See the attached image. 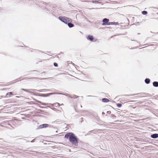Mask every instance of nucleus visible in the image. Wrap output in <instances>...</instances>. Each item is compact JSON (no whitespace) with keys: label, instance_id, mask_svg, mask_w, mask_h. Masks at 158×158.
<instances>
[{"label":"nucleus","instance_id":"f257e3e1","mask_svg":"<svg viewBox=\"0 0 158 158\" xmlns=\"http://www.w3.org/2000/svg\"><path fill=\"white\" fill-rule=\"evenodd\" d=\"M64 137L65 138H69L70 142L73 145H74L75 146H78V139L73 133H67L65 134Z\"/></svg>","mask_w":158,"mask_h":158},{"label":"nucleus","instance_id":"f03ea898","mask_svg":"<svg viewBox=\"0 0 158 158\" xmlns=\"http://www.w3.org/2000/svg\"><path fill=\"white\" fill-rule=\"evenodd\" d=\"M58 19L61 22L67 24L69 28L74 26V25L72 23V19L68 17L65 16H59L58 17Z\"/></svg>","mask_w":158,"mask_h":158},{"label":"nucleus","instance_id":"7ed1b4c3","mask_svg":"<svg viewBox=\"0 0 158 158\" xmlns=\"http://www.w3.org/2000/svg\"><path fill=\"white\" fill-rule=\"evenodd\" d=\"M109 20L108 19L104 18L102 20L103 23L102 25H109Z\"/></svg>","mask_w":158,"mask_h":158},{"label":"nucleus","instance_id":"20e7f679","mask_svg":"<svg viewBox=\"0 0 158 158\" xmlns=\"http://www.w3.org/2000/svg\"><path fill=\"white\" fill-rule=\"evenodd\" d=\"M48 124H44L42 125H40L38 127L37 129H42L44 128H46L48 127Z\"/></svg>","mask_w":158,"mask_h":158},{"label":"nucleus","instance_id":"39448f33","mask_svg":"<svg viewBox=\"0 0 158 158\" xmlns=\"http://www.w3.org/2000/svg\"><path fill=\"white\" fill-rule=\"evenodd\" d=\"M87 39L88 40L90 41H93L94 39V38L92 36L89 35L87 37Z\"/></svg>","mask_w":158,"mask_h":158},{"label":"nucleus","instance_id":"423d86ee","mask_svg":"<svg viewBox=\"0 0 158 158\" xmlns=\"http://www.w3.org/2000/svg\"><path fill=\"white\" fill-rule=\"evenodd\" d=\"M151 137L153 139H156L158 137V134L157 133L153 134L151 135Z\"/></svg>","mask_w":158,"mask_h":158},{"label":"nucleus","instance_id":"0eeeda50","mask_svg":"<svg viewBox=\"0 0 158 158\" xmlns=\"http://www.w3.org/2000/svg\"><path fill=\"white\" fill-rule=\"evenodd\" d=\"M54 94H62L61 93H48V94H45L46 95V97H48L50 95H52Z\"/></svg>","mask_w":158,"mask_h":158},{"label":"nucleus","instance_id":"6e6552de","mask_svg":"<svg viewBox=\"0 0 158 158\" xmlns=\"http://www.w3.org/2000/svg\"><path fill=\"white\" fill-rule=\"evenodd\" d=\"M109 101V100L106 98H103L102 99V101L104 102H107Z\"/></svg>","mask_w":158,"mask_h":158},{"label":"nucleus","instance_id":"1a4fd4ad","mask_svg":"<svg viewBox=\"0 0 158 158\" xmlns=\"http://www.w3.org/2000/svg\"><path fill=\"white\" fill-rule=\"evenodd\" d=\"M153 85L154 87H158V82L155 81L153 82Z\"/></svg>","mask_w":158,"mask_h":158},{"label":"nucleus","instance_id":"9d476101","mask_svg":"<svg viewBox=\"0 0 158 158\" xmlns=\"http://www.w3.org/2000/svg\"><path fill=\"white\" fill-rule=\"evenodd\" d=\"M101 0H94V1H93V3H99V4H103V3H102V2H101Z\"/></svg>","mask_w":158,"mask_h":158},{"label":"nucleus","instance_id":"9b49d317","mask_svg":"<svg viewBox=\"0 0 158 158\" xmlns=\"http://www.w3.org/2000/svg\"><path fill=\"white\" fill-rule=\"evenodd\" d=\"M150 81V80L149 78H147L145 80V82L147 84H149Z\"/></svg>","mask_w":158,"mask_h":158},{"label":"nucleus","instance_id":"f8f14e48","mask_svg":"<svg viewBox=\"0 0 158 158\" xmlns=\"http://www.w3.org/2000/svg\"><path fill=\"white\" fill-rule=\"evenodd\" d=\"M118 23H116V22H109V25H117L118 24Z\"/></svg>","mask_w":158,"mask_h":158},{"label":"nucleus","instance_id":"ddd939ff","mask_svg":"<svg viewBox=\"0 0 158 158\" xmlns=\"http://www.w3.org/2000/svg\"><path fill=\"white\" fill-rule=\"evenodd\" d=\"M38 102L39 103H40L41 104L43 105H47L46 103H44V102H41V101H38Z\"/></svg>","mask_w":158,"mask_h":158},{"label":"nucleus","instance_id":"4468645a","mask_svg":"<svg viewBox=\"0 0 158 158\" xmlns=\"http://www.w3.org/2000/svg\"><path fill=\"white\" fill-rule=\"evenodd\" d=\"M12 95V92H10L7 93L6 94V96L9 95V96H11Z\"/></svg>","mask_w":158,"mask_h":158},{"label":"nucleus","instance_id":"2eb2a0df","mask_svg":"<svg viewBox=\"0 0 158 158\" xmlns=\"http://www.w3.org/2000/svg\"><path fill=\"white\" fill-rule=\"evenodd\" d=\"M142 14L143 15H146L148 14V12L146 11H143L142 12Z\"/></svg>","mask_w":158,"mask_h":158},{"label":"nucleus","instance_id":"dca6fc26","mask_svg":"<svg viewBox=\"0 0 158 158\" xmlns=\"http://www.w3.org/2000/svg\"><path fill=\"white\" fill-rule=\"evenodd\" d=\"M78 96H77L75 95H74L73 96H69V97L71 98H77Z\"/></svg>","mask_w":158,"mask_h":158},{"label":"nucleus","instance_id":"f3484780","mask_svg":"<svg viewBox=\"0 0 158 158\" xmlns=\"http://www.w3.org/2000/svg\"><path fill=\"white\" fill-rule=\"evenodd\" d=\"M21 90H22L24 91L25 92H29V93L30 92L28 89H22Z\"/></svg>","mask_w":158,"mask_h":158},{"label":"nucleus","instance_id":"a211bd4d","mask_svg":"<svg viewBox=\"0 0 158 158\" xmlns=\"http://www.w3.org/2000/svg\"><path fill=\"white\" fill-rule=\"evenodd\" d=\"M122 104L120 103H118L117 104V106L118 108L122 106Z\"/></svg>","mask_w":158,"mask_h":158},{"label":"nucleus","instance_id":"6ab92c4d","mask_svg":"<svg viewBox=\"0 0 158 158\" xmlns=\"http://www.w3.org/2000/svg\"><path fill=\"white\" fill-rule=\"evenodd\" d=\"M47 89H41L40 90H37L38 91L40 92H42L43 91H46L45 90H46Z\"/></svg>","mask_w":158,"mask_h":158},{"label":"nucleus","instance_id":"aec40b11","mask_svg":"<svg viewBox=\"0 0 158 158\" xmlns=\"http://www.w3.org/2000/svg\"><path fill=\"white\" fill-rule=\"evenodd\" d=\"M54 66L55 67H57L58 66V64L56 62H54L53 63Z\"/></svg>","mask_w":158,"mask_h":158},{"label":"nucleus","instance_id":"412c9836","mask_svg":"<svg viewBox=\"0 0 158 158\" xmlns=\"http://www.w3.org/2000/svg\"><path fill=\"white\" fill-rule=\"evenodd\" d=\"M46 95L45 94H42L40 96L43 97H46Z\"/></svg>","mask_w":158,"mask_h":158},{"label":"nucleus","instance_id":"4be33fe9","mask_svg":"<svg viewBox=\"0 0 158 158\" xmlns=\"http://www.w3.org/2000/svg\"><path fill=\"white\" fill-rule=\"evenodd\" d=\"M35 71L36 72V74H39V73H40V71Z\"/></svg>","mask_w":158,"mask_h":158},{"label":"nucleus","instance_id":"5701e85b","mask_svg":"<svg viewBox=\"0 0 158 158\" xmlns=\"http://www.w3.org/2000/svg\"><path fill=\"white\" fill-rule=\"evenodd\" d=\"M54 104L55 105H57V106H60V104L58 103H54Z\"/></svg>","mask_w":158,"mask_h":158},{"label":"nucleus","instance_id":"b1692460","mask_svg":"<svg viewBox=\"0 0 158 158\" xmlns=\"http://www.w3.org/2000/svg\"><path fill=\"white\" fill-rule=\"evenodd\" d=\"M107 113L108 114H110L111 113V111H107Z\"/></svg>","mask_w":158,"mask_h":158},{"label":"nucleus","instance_id":"393cba45","mask_svg":"<svg viewBox=\"0 0 158 158\" xmlns=\"http://www.w3.org/2000/svg\"><path fill=\"white\" fill-rule=\"evenodd\" d=\"M35 139H33L31 141V143H33V142H35Z\"/></svg>","mask_w":158,"mask_h":158},{"label":"nucleus","instance_id":"a878e982","mask_svg":"<svg viewBox=\"0 0 158 158\" xmlns=\"http://www.w3.org/2000/svg\"><path fill=\"white\" fill-rule=\"evenodd\" d=\"M64 95L66 96H69V94H63Z\"/></svg>","mask_w":158,"mask_h":158},{"label":"nucleus","instance_id":"bb28decb","mask_svg":"<svg viewBox=\"0 0 158 158\" xmlns=\"http://www.w3.org/2000/svg\"><path fill=\"white\" fill-rule=\"evenodd\" d=\"M102 114H105V113L104 112H102Z\"/></svg>","mask_w":158,"mask_h":158},{"label":"nucleus","instance_id":"cd10ccee","mask_svg":"<svg viewBox=\"0 0 158 158\" xmlns=\"http://www.w3.org/2000/svg\"><path fill=\"white\" fill-rule=\"evenodd\" d=\"M145 97V96H141V97Z\"/></svg>","mask_w":158,"mask_h":158},{"label":"nucleus","instance_id":"c85d7f7f","mask_svg":"<svg viewBox=\"0 0 158 158\" xmlns=\"http://www.w3.org/2000/svg\"><path fill=\"white\" fill-rule=\"evenodd\" d=\"M32 90H35V89H32Z\"/></svg>","mask_w":158,"mask_h":158},{"label":"nucleus","instance_id":"c756f323","mask_svg":"<svg viewBox=\"0 0 158 158\" xmlns=\"http://www.w3.org/2000/svg\"><path fill=\"white\" fill-rule=\"evenodd\" d=\"M56 122H58V121H57V120H56Z\"/></svg>","mask_w":158,"mask_h":158}]
</instances>
